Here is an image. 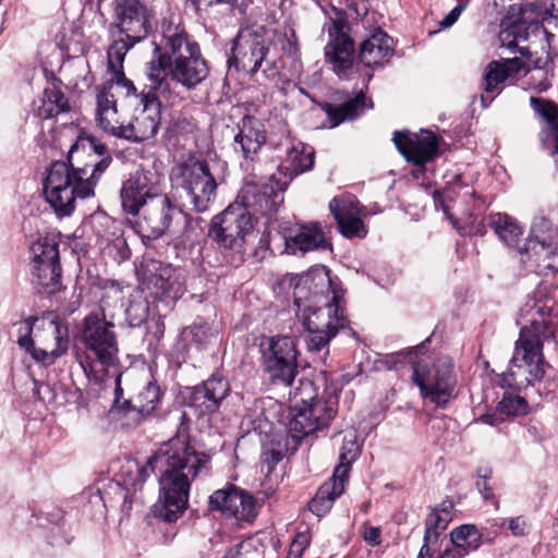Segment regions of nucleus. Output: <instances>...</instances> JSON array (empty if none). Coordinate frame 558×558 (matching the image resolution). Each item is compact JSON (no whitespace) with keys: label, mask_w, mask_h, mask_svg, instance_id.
Here are the masks:
<instances>
[{"label":"nucleus","mask_w":558,"mask_h":558,"mask_svg":"<svg viewBox=\"0 0 558 558\" xmlns=\"http://www.w3.org/2000/svg\"><path fill=\"white\" fill-rule=\"evenodd\" d=\"M207 462V456L196 452L180 437L160 445L148 460V466L159 472L156 517L173 522L182 515L187 507L191 483Z\"/></svg>","instance_id":"nucleus-1"},{"label":"nucleus","mask_w":558,"mask_h":558,"mask_svg":"<svg viewBox=\"0 0 558 558\" xmlns=\"http://www.w3.org/2000/svg\"><path fill=\"white\" fill-rule=\"evenodd\" d=\"M293 295L296 317L308 333V351L326 350L327 354L330 340L348 325L342 299L332 289L328 272L322 270L302 277Z\"/></svg>","instance_id":"nucleus-2"},{"label":"nucleus","mask_w":558,"mask_h":558,"mask_svg":"<svg viewBox=\"0 0 558 558\" xmlns=\"http://www.w3.org/2000/svg\"><path fill=\"white\" fill-rule=\"evenodd\" d=\"M74 149L75 146H72L68 161H54L50 165L44 182L45 197L59 217L73 213L76 197L94 195L99 177L112 161L111 155H106L93 158L84 166H75L72 161Z\"/></svg>","instance_id":"nucleus-3"},{"label":"nucleus","mask_w":558,"mask_h":558,"mask_svg":"<svg viewBox=\"0 0 558 558\" xmlns=\"http://www.w3.org/2000/svg\"><path fill=\"white\" fill-rule=\"evenodd\" d=\"M81 342L84 350L75 352V360L89 379L100 380L109 367L118 364L114 324L106 318L104 312L90 313L83 319Z\"/></svg>","instance_id":"nucleus-4"},{"label":"nucleus","mask_w":558,"mask_h":558,"mask_svg":"<svg viewBox=\"0 0 558 558\" xmlns=\"http://www.w3.org/2000/svg\"><path fill=\"white\" fill-rule=\"evenodd\" d=\"M163 48L172 58L169 74L172 82L186 89L199 85L209 74L206 60L201 53L198 44L186 33L185 28L172 21L161 23Z\"/></svg>","instance_id":"nucleus-5"},{"label":"nucleus","mask_w":558,"mask_h":558,"mask_svg":"<svg viewBox=\"0 0 558 558\" xmlns=\"http://www.w3.org/2000/svg\"><path fill=\"white\" fill-rule=\"evenodd\" d=\"M551 335L550 323L545 319L533 320L530 326L521 328L510 367L502 377V386L520 387L544 377L543 342Z\"/></svg>","instance_id":"nucleus-6"},{"label":"nucleus","mask_w":558,"mask_h":558,"mask_svg":"<svg viewBox=\"0 0 558 558\" xmlns=\"http://www.w3.org/2000/svg\"><path fill=\"white\" fill-rule=\"evenodd\" d=\"M326 14L328 17V22L324 24V29L328 33V41L324 48L326 64L339 78L351 80L359 72L360 62L355 60L354 40L350 35L347 13L332 5Z\"/></svg>","instance_id":"nucleus-7"},{"label":"nucleus","mask_w":558,"mask_h":558,"mask_svg":"<svg viewBox=\"0 0 558 558\" xmlns=\"http://www.w3.org/2000/svg\"><path fill=\"white\" fill-rule=\"evenodd\" d=\"M313 384L301 381V387L293 392L294 405L290 412L288 430L295 440H301L314 432L325 428L335 417L333 407L312 396Z\"/></svg>","instance_id":"nucleus-8"},{"label":"nucleus","mask_w":558,"mask_h":558,"mask_svg":"<svg viewBox=\"0 0 558 558\" xmlns=\"http://www.w3.org/2000/svg\"><path fill=\"white\" fill-rule=\"evenodd\" d=\"M171 177L193 210L204 213L209 208L218 185L206 161L190 158L173 168Z\"/></svg>","instance_id":"nucleus-9"},{"label":"nucleus","mask_w":558,"mask_h":558,"mask_svg":"<svg viewBox=\"0 0 558 558\" xmlns=\"http://www.w3.org/2000/svg\"><path fill=\"white\" fill-rule=\"evenodd\" d=\"M413 383L421 396L439 408H445L454 395L457 376L453 362L447 355L434 357L432 363H413Z\"/></svg>","instance_id":"nucleus-10"},{"label":"nucleus","mask_w":558,"mask_h":558,"mask_svg":"<svg viewBox=\"0 0 558 558\" xmlns=\"http://www.w3.org/2000/svg\"><path fill=\"white\" fill-rule=\"evenodd\" d=\"M114 21L109 25L112 43H122L125 52L145 39L150 33L155 13L140 0H116Z\"/></svg>","instance_id":"nucleus-11"},{"label":"nucleus","mask_w":558,"mask_h":558,"mask_svg":"<svg viewBox=\"0 0 558 558\" xmlns=\"http://www.w3.org/2000/svg\"><path fill=\"white\" fill-rule=\"evenodd\" d=\"M520 260L527 269L542 275L558 270V232L544 218L535 221L523 247H519Z\"/></svg>","instance_id":"nucleus-12"},{"label":"nucleus","mask_w":558,"mask_h":558,"mask_svg":"<svg viewBox=\"0 0 558 558\" xmlns=\"http://www.w3.org/2000/svg\"><path fill=\"white\" fill-rule=\"evenodd\" d=\"M262 366L274 385L289 387L299 374L298 345L294 338L274 336L260 344Z\"/></svg>","instance_id":"nucleus-13"},{"label":"nucleus","mask_w":558,"mask_h":558,"mask_svg":"<svg viewBox=\"0 0 558 558\" xmlns=\"http://www.w3.org/2000/svg\"><path fill=\"white\" fill-rule=\"evenodd\" d=\"M36 316H29L13 325L16 333V342L21 349L25 350L36 362L43 365H51L57 359L62 356L69 349V330L58 319L50 320L46 326V332L51 336L54 347L44 341V348L35 347L32 338Z\"/></svg>","instance_id":"nucleus-14"},{"label":"nucleus","mask_w":558,"mask_h":558,"mask_svg":"<svg viewBox=\"0 0 558 558\" xmlns=\"http://www.w3.org/2000/svg\"><path fill=\"white\" fill-rule=\"evenodd\" d=\"M32 275L36 283L47 293L60 291L62 287L59 256V236L47 234L33 242L31 247Z\"/></svg>","instance_id":"nucleus-15"},{"label":"nucleus","mask_w":558,"mask_h":558,"mask_svg":"<svg viewBox=\"0 0 558 558\" xmlns=\"http://www.w3.org/2000/svg\"><path fill=\"white\" fill-rule=\"evenodd\" d=\"M142 216L137 221L140 233L143 238L155 240L167 232L178 234L184 211L171 202L167 194L159 193L147 201L142 209Z\"/></svg>","instance_id":"nucleus-16"},{"label":"nucleus","mask_w":558,"mask_h":558,"mask_svg":"<svg viewBox=\"0 0 558 558\" xmlns=\"http://www.w3.org/2000/svg\"><path fill=\"white\" fill-rule=\"evenodd\" d=\"M254 223L253 216L243 206L234 202L216 217L208 235L221 247L238 250L243 246L246 238L253 233Z\"/></svg>","instance_id":"nucleus-17"},{"label":"nucleus","mask_w":558,"mask_h":558,"mask_svg":"<svg viewBox=\"0 0 558 558\" xmlns=\"http://www.w3.org/2000/svg\"><path fill=\"white\" fill-rule=\"evenodd\" d=\"M235 203L243 206L253 216L255 222L259 217H265L270 221L283 203V189L274 179L263 182H246Z\"/></svg>","instance_id":"nucleus-18"},{"label":"nucleus","mask_w":558,"mask_h":558,"mask_svg":"<svg viewBox=\"0 0 558 558\" xmlns=\"http://www.w3.org/2000/svg\"><path fill=\"white\" fill-rule=\"evenodd\" d=\"M349 445L350 447L347 444L343 445L339 454V464L336 466L332 477L318 488L316 495L308 504L310 510L318 517L327 513L335 499L344 492L351 463L356 458L357 452V446L353 440Z\"/></svg>","instance_id":"nucleus-19"},{"label":"nucleus","mask_w":558,"mask_h":558,"mask_svg":"<svg viewBox=\"0 0 558 558\" xmlns=\"http://www.w3.org/2000/svg\"><path fill=\"white\" fill-rule=\"evenodd\" d=\"M161 104L155 94L147 92L140 97L134 116L124 122L120 138L143 142L153 137L160 125Z\"/></svg>","instance_id":"nucleus-20"},{"label":"nucleus","mask_w":558,"mask_h":558,"mask_svg":"<svg viewBox=\"0 0 558 558\" xmlns=\"http://www.w3.org/2000/svg\"><path fill=\"white\" fill-rule=\"evenodd\" d=\"M268 52L265 39L255 32H241L233 41L229 66L234 65L255 74L262 66Z\"/></svg>","instance_id":"nucleus-21"},{"label":"nucleus","mask_w":558,"mask_h":558,"mask_svg":"<svg viewBox=\"0 0 558 558\" xmlns=\"http://www.w3.org/2000/svg\"><path fill=\"white\" fill-rule=\"evenodd\" d=\"M160 192L159 186L151 181V174L148 171L136 170L122 183L120 191L122 207L128 214L137 216L147 201L156 197Z\"/></svg>","instance_id":"nucleus-22"},{"label":"nucleus","mask_w":558,"mask_h":558,"mask_svg":"<svg viewBox=\"0 0 558 558\" xmlns=\"http://www.w3.org/2000/svg\"><path fill=\"white\" fill-rule=\"evenodd\" d=\"M209 506L213 510H219L239 521H251L257 514L254 497L235 486L216 490L209 497Z\"/></svg>","instance_id":"nucleus-23"},{"label":"nucleus","mask_w":558,"mask_h":558,"mask_svg":"<svg viewBox=\"0 0 558 558\" xmlns=\"http://www.w3.org/2000/svg\"><path fill=\"white\" fill-rule=\"evenodd\" d=\"M329 209L344 238L363 239L366 236L367 228L362 219L365 216V208L356 198L336 196L329 202Z\"/></svg>","instance_id":"nucleus-24"},{"label":"nucleus","mask_w":558,"mask_h":558,"mask_svg":"<svg viewBox=\"0 0 558 558\" xmlns=\"http://www.w3.org/2000/svg\"><path fill=\"white\" fill-rule=\"evenodd\" d=\"M392 140L399 153L416 166L425 165L437 154V138L432 132L422 131L418 135L408 131H396Z\"/></svg>","instance_id":"nucleus-25"},{"label":"nucleus","mask_w":558,"mask_h":558,"mask_svg":"<svg viewBox=\"0 0 558 558\" xmlns=\"http://www.w3.org/2000/svg\"><path fill=\"white\" fill-rule=\"evenodd\" d=\"M161 400V391L156 381H148L134 397L123 402V424L136 427L151 415Z\"/></svg>","instance_id":"nucleus-26"},{"label":"nucleus","mask_w":558,"mask_h":558,"mask_svg":"<svg viewBox=\"0 0 558 558\" xmlns=\"http://www.w3.org/2000/svg\"><path fill=\"white\" fill-rule=\"evenodd\" d=\"M172 66V58L170 53L163 48V37L161 43L155 46L153 58L146 63V76L150 82V89L159 99L162 96L167 100L172 97L170 90V68Z\"/></svg>","instance_id":"nucleus-27"},{"label":"nucleus","mask_w":558,"mask_h":558,"mask_svg":"<svg viewBox=\"0 0 558 558\" xmlns=\"http://www.w3.org/2000/svg\"><path fill=\"white\" fill-rule=\"evenodd\" d=\"M265 143L266 133L263 124L257 119L245 116L239 124V132L234 135V153L241 154L245 161H253Z\"/></svg>","instance_id":"nucleus-28"},{"label":"nucleus","mask_w":558,"mask_h":558,"mask_svg":"<svg viewBox=\"0 0 558 558\" xmlns=\"http://www.w3.org/2000/svg\"><path fill=\"white\" fill-rule=\"evenodd\" d=\"M229 390L230 387L226 379L213 376L193 388L189 404L197 410L199 415L211 413L218 409Z\"/></svg>","instance_id":"nucleus-29"},{"label":"nucleus","mask_w":558,"mask_h":558,"mask_svg":"<svg viewBox=\"0 0 558 558\" xmlns=\"http://www.w3.org/2000/svg\"><path fill=\"white\" fill-rule=\"evenodd\" d=\"M363 38L359 49V60L365 68H380L389 62L393 54V40L381 28Z\"/></svg>","instance_id":"nucleus-30"},{"label":"nucleus","mask_w":558,"mask_h":558,"mask_svg":"<svg viewBox=\"0 0 558 558\" xmlns=\"http://www.w3.org/2000/svg\"><path fill=\"white\" fill-rule=\"evenodd\" d=\"M96 105V121L99 128L113 136L120 137L124 121L120 120L117 100L111 92V84H102L97 87Z\"/></svg>","instance_id":"nucleus-31"},{"label":"nucleus","mask_w":558,"mask_h":558,"mask_svg":"<svg viewBox=\"0 0 558 558\" xmlns=\"http://www.w3.org/2000/svg\"><path fill=\"white\" fill-rule=\"evenodd\" d=\"M530 105L541 120L539 140L544 146H554L558 154V105L545 98L532 96Z\"/></svg>","instance_id":"nucleus-32"},{"label":"nucleus","mask_w":558,"mask_h":558,"mask_svg":"<svg viewBox=\"0 0 558 558\" xmlns=\"http://www.w3.org/2000/svg\"><path fill=\"white\" fill-rule=\"evenodd\" d=\"M286 250L291 254H304L317 248H326L329 243L317 223L302 225L283 235Z\"/></svg>","instance_id":"nucleus-33"},{"label":"nucleus","mask_w":558,"mask_h":558,"mask_svg":"<svg viewBox=\"0 0 558 558\" xmlns=\"http://www.w3.org/2000/svg\"><path fill=\"white\" fill-rule=\"evenodd\" d=\"M482 542V535L478 530L471 524H464L456 527L450 533V542L446 543L445 547L436 555L428 558H442L445 555L450 554L454 558H463L471 551L476 550Z\"/></svg>","instance_id":"nucleus-34"},{"label":"nucleus","mask_w":558,"mask_h":558,"mask_svg":"<svg viewBox=\"0 0 558 558\" xmlns=\"http://www.w3.org/2000/svg\"><path fill=\"white\" fill-rule=\"evenodd\" d=\"M523 66L530 68V64L523 63L518 57L489 62L484 73L485 93H498L500 85L508 78L514 77Z\"/></svg>","instance_id":"nucleus-35"},{"label":"nucleus","mask_w":558,"mask_h":558,"mask_svg":"<svg viewBox=\"0 0 558 558\" xmlns=\"http://www.w3.org/2000/svg\"><path fill=\"white\" fill-rule=\"evenodd\" d=\"M128 52H125V46L122 43H112L107 51L108 59V71L111 74V78L107 81L105 84H111V88L113 85L122 87L125 89V95L128 97L134 96L137 102H140V97L144 94H137L136 87L134 83L129 80L123 71V63Z\"/></svg>","instance_id":"nucleus-36"},{"label":"nucleus","mask_w":558,"mask_h":558,"mask_svg":"<svg viewBox=\"0 0 558 558\" xmlns=\"http://www.w3.org/2000/svg\"><path fill=\"white\" fill-rule=\"evenodd\" d=\"M314 166V149L301 142L290 143L284 159L279 166L286 177H294L311 170Z\"/></svg>","instance_id":"nucleus-37"},{"label":"nucleus","mask_w":558,"mask_h":558,"mask_svg":"<svg viewBox=\"0 0 558 558\" xmlns=\"http://www.w3.org/2000/svg\"><path fill=\"white\" fill-rule=\"evenodd\" d=\"M170 267H160L159 272L150 274L147 278V288L156 299L175 301L183 294L180 282L171 277Z\"/></svg>","instance_id":"nucleus-38"},{"label":"nucleus","mask_w":558,"mask_h":558,"mask_svg":"<svg viewBox=\"0 0 558 558\" xmlns=\"http://www.w3.org/2000/svg\"><path fill=\"white\" fill-rule=\"evenodd\" d=\"M39 101L36 114L40 119H51L70 111L68 98L56 85L45 88Z\"/></svg>","instance_id":"nucleus-39"},{"label":"nucleus","mask_w":558,"mask_h":558,"mask_svg":"<svg viewBox=\"0 0 558 558\" xmlns=\"http://www.w3.org/2000/svg\"><path fill=\"white\" fill-rule=\"evenodd\" d=\"M450 520L451 517H449V514L438 512L437 510H433L427 515L425 521L424 542L417 558H428L429 556L437 554L434 546L437 543L439 531H444Z\"/></svg>","instance_id":"nucleus-40"},{"label":"nucleus","mask_w":558,"mask_h":558,"mask_svg":"<svg viewBox=\"0 0 558 558\" xmlns=\"http://www.w3.org/2000/svg\"><path fill=\"white\" fill-rule=\"evenodd\" d=\"M488 225L508 246H514L518 250L521 247L519 242L523 231L512 217L496 214L490 216Z\"/></svg>","instance_id":"nucleus-41"},{"label":"nucleus","mask_w":558,"mask_h":558,"mask_svg":"<svg viewBox=\"0 0 558 558\" xmlns=\"http://www.w3.org/2000/svg\"><path fill=\"white\" fill-rule=\"evenodd\" d=\"M367 107H372V102L367 105L366 97L361 90L354 98L349 99L341 106H329L327 109L328 117L333 121L336 126L344 120H352L362 114Z\"/></svg>","instance_id":"nucleus-42"},{"label":"nucleus","mask_w":558,"mask_h":558,"mask_svg":"<svg viewBox=\"0 0 558 558\" xmlns=\"http://www.w3.org/2000/svg\"><path fill=\"white\" fill-rule=\"evenodd\" d=\"M218 335V328L214 324L198 318L191 326L182 330L183 340H191L196 345H205Z\"/></svg>","instance_id":"nucleus-43"},{"label":"nucleus","mask_w":558,"mask_h":558,"mask_svg":"<svg viewBox=\"0 0 558 558\" xmlns=\"http://www.w3.org/2000/svg\"><path fill=\"white\" fill-rule=\"evenodd\" d=\"M548 62V57H537L534 62V71L530 72L531 76L527 82V88L542 93L550 87L548 71L546 69Z\"/></svg>","instance_id":"nucleus-44"},{"label":"nucleus","mask_w":558,"mask_h":558,"mask_svg":"<svg viewBox=\"0 0 558 558\" xmlns=\"http://www.w3.org/2000/svg\"><path fill=\"white\" fill-rule=\"evenodd\" d=\"M359 21L355 23L354 34L360 33V27L364 29L362 36L366 38L368 35L375 33L376 28H381L378 23V15L375 11H369L366 1L360 3V16H356Z\"/></svg>","instance_id":"nucleus-45"},{"label":"nucleus","mask_w":558,"mask_h":558,"mask_svg":"<svg viewBox=\"0 0 558 558\" xmlns=\"http://www.w3.org/2000/svg\"><path fill=\"white\" fill-rule=\"evenodd\" d=\"M525 5L522 11V17L515 22H513L511 25H509L507 28L502 29L499 35V39L504 46H507L508 48H514L517 47V40L518 38L524 37L526 39L527 35H523L522 31L524 28L525 19L524 14L526 12Z\"/></svg>","instance_id":"nucleus-46"},{"label":"nucleus","mask_w":558,"mask_h":558,"mask_svg":"<svg viewBox=\"0 0 558 558\" xmlns=\"http://www.w3.org/2000/svg\"><path fill=\"white\" fill-rule=\"evenodd\" d=\"M499 410L506 415H521L527 411V402L523 397L505 395L499 402Z\"/></svg>","instance_id":"nucleus-47"},{"label":"nucleus","mask_w":558,"mask_h":558,"mask_svg":"<svg viewBox=\"0 0 558 558\" xmlns=\"http://www.w3.org/2000/svg\"><path fill=\"white\" fill-rule=\"evenodd\" d=\"M184 225L182 233L186 240H192L201 235L204 231L205 221L201 217H191L184 213V218L181 220Z\"/></svg>","instance_id":"nucleus-48"},{"label":"nucleus","mask_w":558,"mask_h":558,"mask_svg":"<svg viewBox=\"0 0 558 558\" xmlns=\"http://www.w3.org/2000/svg\"><path fill=\"white\" fill-rule=\"evenodd\" d=\"M310 542L311 536L307 532L298 533L290 545L289 556L294 555L295 558L301 557L306 547L310 545Z\"/></svg>","instance_id":"nucleus-49"},{"label":"nucleus","mask_w":558,"mask_h":558,"mask_svg":"<svg viewBox=\"0 0 558 558\" xmlns=\"http://www.w3.org/2000/svg\"><path fill=\"white\" fill-rule=\"evenodd\" d=\"M466 7V2L464 3H459L457 7H454L444 19L442 21L439 23V25L442 27V28H447V27H450L452 26L459 19V16L461 15V13L463 12V10L465 9Z\"/></svg>","instance_id":"nucleus-50"},{"label":"nucleus","mask_w":558,"mask_h":558,"mask_svg":"<svg viewBox=\"0 0 558 558\" xmlns=\"http://www.w3.org/2000/svg\"><path fill=\"white\" fill-rule=\"evenodd\" d=\"M509 529L515 536H522L526 533L527 523L523 517H517L510 520Z\"/></svg>","instance_id":"nucleus-51"},{"label":"nucleus","mask_w":558,"mask_h":558,"mask_svg":"<svg viewBox=\"0 0 558 558\" xmlns=\"http://www.w3.org/2000/svg\"><path fill=\"white\" fill-rule=\"evenodd\" d=\"M90 149L94 151L95 156H90V158H100L106 155H110L107 146L99 141H97L95 137L88 138Z\"/></svg>","instance_id":"nucleus-52"},{"label":"nucleus","mask_w":558,"mask_h":558,"mask_svg":"<svg viewBox=\"0 0 558 558\" xmlns=\"http://www.w3.org/2000/svg\"><path fill=\"white\" fill-rule=\"evenodd\" d=\"M363 537L371 546H376L380 543V530L375 526L366 527Z\"/></svg>","instance_id":"nucleus-53"},{"label":"nucleus","mask_w":558,"mask_h":558,"mask_svg":"<svg viewBox=\"0 0 558 558\" xmlns=\"http://www.w3.org/2000/svg\"><path fill=\"white\" fill-rule=\"evenodd\" d=\"M519 51H520V53H521V56H522V57H521V58H519V59H520L523 63H525V64H526V63H527V64H530V68H527V66H523V68L521 69V71H522V70H524V71H525V73L533 72V71H534V62H535V60H536L537 58H533L532 53H531V52H529V50H527L526 48H523V47H522V48H520V50H519Z\"/></svg>","instance_id":"nucleus-54"},{"label":"nucleus","mask_w":558,"mask_h":558,"mask_svg":"<svg viewBox=\"0 0 558 558\" xmlns=\"http://www.w3.org/2000/svg\"><path fill=\"white\" fill-rule=\"evenodd\" d=\"M548 16L545 17V22L547 26L554 24L558 27V0H553L550 4V9L547 10Z\"/></svg>","instance_id":"nucleus-55"},{"label":"nucleus","mask_w":558,"mask_h":558,"mask_svg":"<svg viewBox=\"0 0 558 558\" xmlns=\"http://www.w3.org/2000/svg\"><path fill=\"white\" fill-rule=\"evenodd\" d=\"M476 486L485 499H489L493 497V492L492 488L488 486V480L486 476H480L476 482Z\"/></svg>","instance_id":"nucleus-56"},{"label":"nucleus","mask_w":558,"mask_h":558,"mask_svg":"<svg viewBox=\"0 0 558 558\" xmlns=\"http://www.w3.org/2000/svg\"><path fill=\"white\" fill-rule=\"evenodd\" d=\"M250 546L251 544L246 542L238 543L234 547L227 551L225 558H240L242 556L243 549Z\"/></svg>","instance_id":"nucleus-57"},{"label":"nucleus","mask_w":558,"mask_h":558,"mask_svg":"<svg viewBox=\"0 0 558 558\" xmlns=\"http://www.w3.org/2000/svg\"><path fill=\"white\" fill-rule=\"evenodd\" d=\"M282 459L280 451L270 450L264 453V462L269 464V469Z\"/></svg>","instance_id":"nucleus-58"},{"label":"nucleus","mask_w":558,"mask_h":558,"mask_svg":"<svg viewBox=\"0 0 558 558\" xmlns=\"http://www.w3.org/2000/svg\"><path fill=\"white\" fill-rule=\"evenodd\" d=\"M530 27H532V28H533V32H535V31H542V32L546 35L547 40H549V37H550V36H553V35L548 32L547 26H545V25H539V24H538V23H536V22H531V23H530Z\"/></svg>","instance_id":"nucleus-59"},{"label":"nucleus","mask_w":558,"mask_h":558,"mask_svg":"<svg viewBox=\"0 0 558 558\" xmlns=\"http://www.w3.org/2000/svg\"><path fill=\"white\" fill-rule=\"evenodd\" d=\"M38 341L41 344L40 348H44V341H47V343H50L52 347H54V342H53L51 336H49L46 332V327L44 328L43 333L38 336Z\"/></svg>","instance_id":"nucleus-60"},{"label":"nucleus","mask_w":558,"mask_h":558,"mask_svg":"<svg viewBox=\"0 0 558 558\" xmlns=\"http://www.w3.org/2000/svg\"><path fill=\"white\" fill-rule=\"evenodd\" d=\"M116 245H121L123 246L122 251H121V257L122 258H128L129 257V248L126 247V242L124 239L122 238H118L116 240Z\"/></svg>","instance_id":"nucleus-61"},{"label":"nucleus","mask_w":558,"mask_h":558,"mask_svg":"<svg viewBox=\"0 0 558 558\" xmlns=\"http://www.w3.org/2000/svg\"><path fill=\"white\" fill-rule=\"evenodd\" d=\"M452 508H453V505L450 501H448V502H442L440 508H437L436 510L441 513H447V514H449V517H451Z\"/></svg>","instance_id":"nucleus-62"},{"label":"nucleus","mask_w":558,"mask_h":558,"mask_svg":"<svg viewBox=\"0 0 558 558\" xmlns=\"http://www.w3.org/2000/svg\"><path fill=\"white\" fill-rule=\"evenodd\" d=\"M347 7L352 10L356 16H360V4L352 2L351 0H345Z\"/></svg>","instance_id":"nucleus-63"},{"label":"nucleus","mask_w":558,"mask_h":558,"mask_svg":"<svg viewBox=\"0 0 558 558\" xmlns=\"http://www.w3.org/2000/svg\"><path fill=\"white\" fill-rule=\"evenodd\" d=\"M392 359H393L392 356H391V357H387V360H386V361H380V363H383V364L385 365V367H386V368L391 369V368H392V366H393V363H395V362L392 361Z\"/></svg>","instance_id":"nucleus-64"}]
</instances>
